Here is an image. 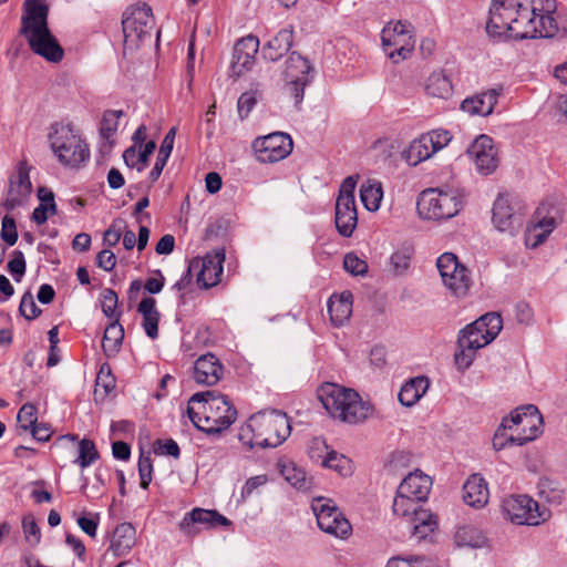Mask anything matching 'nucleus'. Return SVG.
I'll return each instance as SVG.
<instances>
[{
	"label": "nucleus",
	"mask_w": 567,
	"mask_h": 567,
	"mask_svg": "<svg viewBox=\"0 0 567 567\" xmlns=\"http://www.w3.org/2000/svg\"><path fill=\"white\" fill-rule=\"evenodd\" d=\"M313 66L309 60L299 52L292 51L285 62L284 81L285 89L290 94L295 104L299 105L303 100L305 87L309 85L313 79L311 74Z\"/></svg>",
	"instance_id": "f8f14e48"
},
{
	"label": "nucleus",
	"mask_w": 567,
	"mask_h": 567,
	"mask_svg": "<svg viewBox=\"0 0 567 567\" xmlns=\"http://www.w3.org/2000/svg\"><path fill=\"white\" fill-rule=\"evenodd\" d=\"M120 319L113 320L106 328L103 334L102 349L107 358L115 357L120 350L124 339V329L120 324Z\"/></svg>",
	"instance_id": "72a5a7b5"
},
{
	"label": "nucleus",
	"mask_w": 567,
	"mask_h": 567,
	"mask_svg": "<svg viewBox=\"0 0 567 567\" xmlns=\"http://www.w3.org/2000/svg\"><path fill=\"white\" fill-rule=\"evenodd\" d=\"M22 529L24 538L31 545H38L41 540V530L32 514L24 515L22 518Z\"/></svg>",
	"instance_id": "3c124183"
},
{
	"label": "nucleus",
	"mask_w": 567,
	"mask_h": 567,
	"mask_svg": "<svg viewBox=\"0 0 567 567\" xmlns=\"http://www.w3.org/2000/svg\"><path fill=\"white\" fill-rule=\"evenodd\" d=\"M280 473L284 478L298 489H307L309 484L306 473L292 462L279 463Z\"/></svg>",
	"instance_id": "79ce46f5"
},
{
	"label": "nucleus",
	"mask_w": 567,
	"mask_h": 567,
	"mask_svg": "<svg viewBox=\"0 0 567 567\" xmlns=\"http://www.w3.org/2000/svg\"><path fill=\"white\" fill-rule=\"evenodd\" d=\"M156 143L154 141L144 143L143 150L138 153L135 145L130 146L123 153L124 163L128 167H136L137 172H142L146 167L150 156L154 153Z\"/></svg>",
	"instance_id": "e433bc0d"
},
{
	"label": "nucleus",
	"mask_w": 567,
	"mask_h": 567,
	"mask_svg": "<svg viewBox=\"0 0 567 567\" xmlns=\"http://www.w3.org/2000/svg\"><path fill=\"white\" fill-rule=\"evenodd\" d=\"M136 543V530L131 523L118 524L112 535L110 549L115 556L126 555Z\"/></svg>",
	"instance_id": "c85d7f7f"
},
{
	"label": "nucleus",
	"mask_w": 567,
	"mask_h": 567,
	"mask_svg": "<svg viewBox=\"0 0 567 567\" xmlns=\"http://www.w3.org/2000/svg\"><path fill=\"white\" fill-rule=\"evenodd\" d=\"M507 430H509V429L504 427L503 422L496 430L494 437H493V447L495 451H501V450H504L505 447L512 446V445H518V443L516 441V437H517L516 433L513 432L511 434H507V432H506Z\"/></svg>",
	"instance_id": "5fc2aeb1"
},
{
	"label": "nucleus",
	"mask_w": 567,
	"mask_h": 567,
	"mask_svg": "<svg viewBox=\"0 0 567 567\" xmlns=\"http://www.w3.org/2000/svg\"><path fill=\"white\" fill-rule=\"evenodd\" d=\"M467 154L476 172L483 176L491 175L498 167V152L488 135H478L468 146Z\"/></svg>",
	"instance_id": "f3484780"
},
{
	"label": "nucleus",
	"mask_w": 567,
	"mask_h": 567,
	"mask_svg": "<svg viewBox=\"0 0 567 567\" xmlns=\"http://www.w3.org/2000/svg\"><path fill=\"white\" fill-rule=\"evenodd\" d=\"M20 34L27 38L33 53L52 63L62 61L64 50L52 34L42 10L21 19Z\"/></svg>",
	"instance_id": "39448f33"
},
{
	"label": "nucleus",
	"mask_w": 567,
	"mask_h": 567,
	"mask_svg": "<svg viewBox=\"0 0 567 567\" xmlns=\"http://www.w3.org/2000/svg\"><path fill=\"white\" fill-rule=\"evenodd\" d=\"M402 157L411 166H415L419 163L425 161L424 155L421 153V148L417 147L415 140H413L409 147L402 152Z\"/></svg>",
	"instance_id": "774afa93"
},
{
	"label": "nucleus",
	"mask_w": 567,
	"mask_h": 567,
	"mask_svg": "<svg viewBox=\"0 0 567 567\" xmlns=\"http://www.w3.org/2000/svg\"><path fill=\"white\" fill-rule=\"evenodd\" d=\"M189 403L202 404L204 423L207 434H218L228 429L237 417V410L230 400L216 391L197 392L189 399Z\"/></svg>",
	"instance_id": "6e6552de"
},
{
	"label": "nucleus",
	"mask_w": 567,
	"mask_h": 567,
	"mask_svg": "<svg viewBox=\"0 0 567 567\" xmlns=\"http://www.w3.org/2000/svg\"><path fill=\"white\" fill-rule=\"evenodd\" d=\"M99 457L100 454L92 440L84 437L79 441L78 457L74 460L75 464L81 468H85L92 465L96 460H99Z\"/></svg>",
	"instance_id": "37998d69"
},
{
	"label": "nucleus",
	"mask_w": 567,
	"mask_h": 567,
	"mask_svg": "<svg viewBox=\"0 0 567 567\" xmlns=\"http://www.w3.org/2000/svg\"><path fill=\"white\" fill-rule=\"evenodd\" d=\"M258 49L259 39L252 34L244 37L236 42L230 64L233 76L239 78L252 68Z\"/></svg>",
	"instance_id": "4be33fe9"
},
{
	"label": "nucleus",
	"mask_w": 567,
	"mask_h": 567,
	"mask_svg": "<svg viewBox=\"0 0 567 567\" xmlns=\"http://www.w3.org/2000/svg\"><path fill=\"white\" fill-rule=\"evenodd\" d=\"M429 386L430 382L426 377L412 378L401 386L398 400L403 406L411 408L426 393Z\"/></svg>",
	"instance_id": "c756f323"
},
{
	"label": "nucleus",
	"mask_w": 567,
	"mask_h": 567,
	"mask_svg": "<svg viewBox=\"0 0 567 567\" xmlns=\"http://www.w3.org/2000/svg\"><path fill=\"white\" fill-rule=\"evenodd\" d=\"M395 524L398 529L409 533L410 537L415 542H421L430 536L437 526L435 517L426 509L419 508L410 512Z\"/></svg>",
	"instance_id": "aec40b11"
},
{
	"label": "nucleus",
	"mask_w": 567,
	"mask_h": 567,
	"mask_svg": "<svg viewBox=\"0 0 567 567\" xmlns=\"http://www.w3.org/2000/svg\"><path fill=\"white\" fill-rule=\"evenodd\" d=\"M293 44V28L291 25L280 29L269 39L261 49V55L270 62L279 61L289 52Z\"/></svg>",
	"instance_id": "a878e982"
},
{
	"label": "nucleus",
	"mask_w": 567,
	"mask_h": 567,
	"mask_svg": "<svg viewBox=\"0 0 567 567\" xmlns=\"http://www.w3.org/2000/svg\"><path fill=\"white\" fill-rule=\"evenodd\" d=\"M503 87L489 89L473 96L466 97L461 103V110L470 115L488 116L493 113Z\"/></svg>",
	"instance_id": "b1692460"
},
{
	"label": "nucleus",
	"mask_w": 567,
	"mask_h": 567,
	"mask_svg": "<svg viewBox=\"0 0 567 567\" xmlns=\"http://www.w3.org/2000/svg\"><path fill=\"white\" fill-rule=\"evenodd\" d=\"M408 38L415 39L414 28L410 22L399 20L392 27V47H401Z\"/></svg>",
	"instance_id": "de8ad7c7"
},
{
	"label": "nucleus",
	"mask_w": 567,
	"mask_h": 567,
	"mask_svg": "<svg viewBox=\"0 0 567 567\" xmlns=\"http://www.w3.org/2000/svg\"><path fill=\"white\" fill-rule=\"evenodd\" d=\"M0 237L9 246H13L18 240L17 225L13 217L6 215L2 218Z\"/></svg>",
	"instance_id": "bf43d9fd"
},
{
	"label": "nucleus",
	"mask_w": 567,
	"mask_h": 567,
	"mask_svg": "<svg viewBox=\"0 0 567 567\" xmlns=\"http://www.w3.org/2000/svg\"><path fill=\"white\" fill-rule=\"evenodd\" d=\"M326 468L333 470L342 477H349L354 472L353 462L343 454L333 450L327 452L322 458V465Z\"/></svg>",
	"instance_id": "58836bf2"
},
{
	"label": "nucleus",
	"mask_w": 567,
	"mask_h": 567,
	"mask_svg": "<svg viewBox=\"0 0 567 567\" xmlns=\"http://www.w3.org/2000/svg\"><path fill=\"white\" fill-rule=\"evenodd\" d=\"M504 427L516 433L518 446L534 441L542 434L543 416L533 404L519 406L503 419Z\"/></svg>",
	"instance_id": "9b49d317"
},
{
	"label": "nucleus",
	"mask_w": 567,
	"mask_h": 567,
	"mask_svg": "<svg viewBox=\"0 0 567 567\" xmlns=\"http://www.w3.org/2000/svg\"><path fill=\"white\" fill-rule=\"evenodd\" d=\"M101 298L102 312L105 315V317L113 320H116V318L120 319L121 312L116 310L118 305L117 293L111 288H105L101 292Z\"/></svg>",
	"instance_id": "a18cd8bd"
},
{
	"label": "nucleus",
	"mask_w": 567,
	"mask_h": 567,
	"mask_svg": "<svg viewBox=\"0 0 567 567\" xmlns=\"http://www.w3.org/2000/svg\"><path fill=\"white\" fill-rule=\"evenodd\" d=\"M291 426L286 413L271 410L251 415L238 430V440L245 449H275L290 435Z\"/></svg>",
	"instance_id": "f03ea898"
},
{
	"label": "nucleus",
	"mask_w": 567,
	"mask_h": 567,
	"mask_svg": "<svg viewBox=\"0 0 567 567\" xmlns=\"http://www.w3.org/2000/svg\"><path fill=\"white\" fill-rule=\"evenodd\" d=\"M252 148L261 163H276L290 155L293 142L289 134L274 132L266 136L255 138Z\"/></svg>",
	"instance_id": "dca6fc26"
},
{
	"label": "nucleus",
	"mask_w": 567,
	"mask_h": 567,
	"mask_svg": "<svg viewBox=\"0 0 567 567\" xmlns=\"http://www.w3.org/2000/svg\"><path fill=\"white\" fill-rule=\"evenodd\" d=\"M153 464L150 456L143 454L138 458V473L141 478V487L147 489L152 482Z\"/></svg>",
	"instance_id": "680f3d73"
},
{
	"label": "nucleus",
	"mask_w": 567,
	"mask_h": 567,
	"mask_svg": "<svg viewBox=\"0 0 567 567\" xmlns=\"http://www.w3.org/2000/svg\"><path fill=\"white\" fill-rule=\"evenodd\" d=\"M415 43L416 39L408 38L401 47H392V64L410 59L414 52Z\"/></svg>",
	"instance_id": "052dcab7"
},
{
	"label": "nucleus",
	"mask_w": 567,
	"mask_h": 567,
	"mask_svg": "<svg viewBox=\"0 0 567 567\" xmlns=\"http://www.w3.org/2000/svg\"><path fill=\"white\" fill-rule=\"evenodd\" d=\"M198 525H203L205 528L209 529L218 525L228 527L231 525V522L217 511L195 507L189 513L185 514L178 527L184 535L194 537L200 532Z\"/></svg>",
	"instance_id": "a211bd4d"
},
{
	"label": "nucleus",
	"mask_w": 567,
	"mask_h": 567,
	"mask_svg": "<svg viewBox=\"0 0 567 567\" xmlns=\"http://www.w3.org/2000/svg\"><path fill=\"white\" fill-rule=\"evenodd\" d=\"M452 83L443 71L432 72L425 82V92L439 99H447L452 95Z\"/></svg>",
	"instance_id": "c9c22d12"
},
{
	"label": "nucleus",
	"mask_w": 567,
	"mask_h": 567,
	"mask_svg": "<svg viewBox=\"0 0 567 567\" xmlns=\"http://www.w3.org/2000/svg\"><path fill=\"white\" fill-rule=\"evenodd\" d=\"M32 193V184L29 169L24 163H20L18 172L9 179L8 196L3 202L6 210L11 212L24 205Z\"/></svg>",
	"instance_id": "412c9836"
},
{
	"label": "nucleus",
	"mask_w": 567,
	"mask_h": 567,
	"mask_svg": "<svg viewBox=\"0 0 567 567\" xmlns=\"http://www.w3.org/2000/svg\"><path fill=\"white\" fill-rule=\"evenodd\" d=\"M436 267L443 285L457 298L465 297L472 285L468 269L458 262L452 252L442 254L436 260Z\"/></svg>",
	"instance_id": "4468645a"
},
{
	"label": "nucleus",
	"mask_w": 567,
	"mask_h": 567,
	"mask_svg": "<svg viewBox=\"0 0 567 567\" xmlns=\"http://www.w3.org/2000/svg\"><path fill=\"white\" fill-rule=\"evenodd\" d=\"M175 136L176 127H171L169 131L166 133L164 140L162 141L155 165L150 172L148 178L151 183H155L159 178L173 151Z\"/></svg>",
	"instance_id": "f704fd0d"
},
{
	"label": "nucleus",
	"mask_w": 567,
	"mask_h": 567,
	"mask_svg": "<svg viewBox=\"0 0 567 567\" xmlns=\"http://www.w3.org/2000/svg\"><path fill=\"white\" fill-rule=\"evenodd\" d=\"M223 373L221 362L210 352L200 355L195 361L193 377L199 384L214 385L221 379Z\"/></svg>",
	"instance_id": "393cba45"
},
{
	"label": "nucleus",
	"mask_w": 567,
	"mask_h": 567,
	"mask_svg": "<svg viewBox=\"0 0 567 567\" xmlns=\"http://www.w3.org/2000/svg\"><path fill=\"white\" fill-rule=\"evenodd\" d=\"M360 196L364 207L368 210H377L383 196L381 184L371 183V181H368L367 184L361 186Z\"/></svg>",
	"instance_id": "a19ab883"
},
{
	"label": "nucleus",
	"mask_w": 567,
	"mask_h": 567,
	"mask_svg": "<svg viewBox=\"0 0 567 567\" xmlns=\"http://www.w3.org/2000/svg\"><path fill=\"white\" fill-rule=\"evenodd\" d=\"M556 228V220L551 216H543L535 224L527 227L525 234V244L528 248L535 249L545 243L547 237Z\"/></svg>",
	"instance_id": "473e14b6"
},
{
	"label": "nucleus",
	"mask_w": 567,
	"mask_h": 567,
	"mask_svg": "<svg viewBox=\"0 0 567 567\" xmlns=\"http://www.w3.org/2000/svg\"><path fill=\"white\" fill-rule=\"evenodd\" d=\"M154 450L155 453L169 455L174 458H178L181 455L179 446L173 439L156 440Z\"/></svg>",
	"instance_id": "0e129e2a"
},
{
	"label": "nucleus",
	"mask_w": 567,
	"mask_h": 567,
	"mask_svg": "<svg viewBox=\"0 0 567 567\" xmlns=\"http://www.w3.org/2000/svg\"><path fill=\"white\" fill-rule=\"evenodd\" d=\"M424 141L429 142L431 152H434V154L443 150L452 141V134L443 128L424 133Z\"/></svg>",
	"instance_id": "49530a36"
},
{
	"label": "nucleus",
	"mask_w": 567,
	"mask_h": 567,
	"mask_svg": "<svg viewBox=\"0 0 567 567\" xmlns=\"http://www.w3.org/2000/svg\"><path fill=\"white\" fill-rule=\"evenodd\" d=\"M224 251L207 254L204 258L190 260V269L196 271V282L202 288L208 289L220 281L223 275Z\"/></svg>",
	"instance_id": "6ab92c4d"
},
{
	"label": "nucleus",
	"mask_w": 567,
	"mask_h": 567,
	"mask_svg": "<svg viewBox=\"0 0 567 567\" xmlns=\"http://www.w3.org/2000/svg\"><path fill=\"white\" fill-rule=\"evenodd\" d=\"M538 495L550 504H559L563 499L564 489L557 480L542 477L537 483Z\"/></svg>",
	"instance_id": "ea45409f"
},
{
	"label": "nucleus",
	"mask_w": 567,
	"mask_h": 567,
	"mask_svg": "<svg viewBox=\"0 0 567 567\" xmlns=\"http://www.w3.org/2000/svg\"><path fill=\"white\" fill-rule=\"evenodd\" d=\"M328 449L329 447L323 440L313 439L308 451L309 457L312 461L318 462L322 465V458L324 457L327 452H329Z\"/></svg>",
	"instance_id": "338daca9"
},
{
	"label": "nucleus",
	"mask_w": 567,
	"mask_h": 567,
	"mask_svg": "<svg viewBox=\"0 0 567 567\" xmlns=\"http://www.w3.org/2000/svg\"><path fill=\"white\" fill-rule=\"evenodd\" d=\"M49 141L52 152L63 165L78 167L90 158L87 144L71 124H52Z\"/></svg>",
	"instance_id": "0eeeda50"
},
{
	"label": "nucleus",
	"mask_w": 567,
	"mask_h": 567,
	"mask_svg": "<svg viewBox=\"0 0 567 567\" xmlns=\"http://www.w3.org/2000/svg\"><path fill=\"white\" fill-rule=\"evenodd\" d=\"M358 175L355 176H348L341 184L340 186V189H339V196H338V200H352V202H355V198H354V189H355V186H357V181H358Z\"/></svg>",
	"instance_id": "69168bd1"
},
{
	"label": "nucleus",
	"mask_w": 567,
	"mask_h": 567,
	"mask_svg": "<svg viewBox=\"0 0 567 567\" xmlns=\"http://www.w3.org/2000/svg\"><path fill=\"white\" fill-rule=\"evenodd\" d=\"M343 268L352 276H364L368 272L367 261L359 258V256L353 251L344 255Z\"/></svg>",
	"instance_id": "09e8293b"
},
{
	"label": "nucleus",
	"mask_w": 567,
	"mask_h": 567,
	"mask_svg": "<svg viewBox=\"0 0 567 567\" xmlns=\"http://www.w3.org/2000/svg\"><path fill=\"white\" fill-rule=\"evenodd\" d=\"M17 420L23 431L30 430L37 423V408L32 403H24L18 412Z\"/></svg>",
	"instance_id": "6e6d98bb"
},
{
	"label": "nucleus",
	"mask_w": 567,
	"mask_h": 567,
	"mask_svg": "<svg viewBox=\"0 0 567 567\" xmlns=\"http://www.w3.org/2000/svg\"><path fill=\"white\" fill-rule=\"evenodd\" d=\"M432 488V478L420 470L410 472L400 483L392 502V511L398 516H406L410 512L422 508Z\"/></svg>",
	"instance_id": "1a4fd4ad"
},
{
	"label": "nucleus",
	"mask_w": 567,
	"mask_h": 567,
	"mask_svg": "<svg viewBox=\"0 0 567 567\" xmlns=\"http://www.w3.org/2000/svg\"><path fill=\"white\" fill-rule=\"evenodd\" d=\"M257 103L256 93L252 91L244 92L237 102L238 115L241 120L246 118Z\"/></svg>",
	"instance_id": "e2e57ef3"
},
{
	"label": "nucleus",
	"mask_w": 567,
	"mask_h": 567,
	"mask_svg": "<svg viewBox=\"0 0 567 567\" xmlns=\"http://www.w3.org/2000/svg\"><path fill=\"white\" fill-rule=\"evenodd\" d=\"M95 382L96 386L102 388L105 394H110L115 389L116 380L107 363L101 365Z\"/></svg>",
	"instance_id": "4d7b16f0"
},
{
	"label": "nucleus",
	"mask_w": 567,
	"mask_h": 567,
	"mask_svg": "<svg viewBox=\"0 0 567 567\" xmlns=\"http://www.w3.org/2000/svg\"><path fill=\"white\" fill-rule=\"evenodd\" d=\"M556 0H492L487 34L495 40L553 38L558 22Z\"/></svg>",
	"instance_id": "f257e3e1"
},
{
	"label": "nucleus",
	"mask_w": 567,
	"mask_h": 567,
	"mask_svg": "<svg viewBox=\"0 0 567 567\" xmlns=\"http://www.w3.org/2000/svg\"><path fill=\"white\" fill-rule=\"evenodd\" d=\"M155 21L152 8L146 3L128 7L123 13L122 30L124 51H133L145 41H151Z\"/></svg>",
	"instance_id": "9d476101"
},
{
	"label": "nucleus",
	"mask_w": 567,
	"mask_h": 567,
	"mask_svg": "<svg viewBox=\"0 0 567 567\" xmlns=\"http://www.w3.org/2000/svg\"><path fill=\"white\" fill-rule=\"evenodd\" d=\"M7 268L14 280L19 282L25 274L27 268L23 252L20 250L12 251V258L9 260Z\"/></svg>",
	"instance_id": "13d9d810"
},
{
	"label": "nucleus",
	"mask_w": 567,
	"mask_h": 567,
	"mask_svg": "<svg viewBox=\"0 0 567 567\" xmlns=\"http://www.w3.org/2000/svg\"><path fill=\"white\" fill-rule=\"evenodd\" d=\"M319 399L332 417L349 424L362 422L372 413L371 405L363 402L354 390L332 383L321 388Z\"/></svg>",
	"instance_id": "20e7f679"
},
{
	"label": "nucleus",
	"mask_w": 567,
	"mask_h": 567,
	"mask_svg": "<svg viewBox=\"0 0 567 567\" xmlns=\"http://www.w3.org/2000/svg\"><path fill=\"white\" fill-rule=\"evenodd\" d=\"M492 220L499 231L514 235L523 225L519 213L509 204L507 197L499 195L493 205Z\"/></svg>",
	"instance_id": "5701e85b"
},
{
	"label": "nucleus",
	"mask_w": 567,
	"mask_h": 567,
	"mask_svg": "<svg viewBox=\"0 0 567 567\" xmlns=\"http://www.w3.org/2000/svg\"><path fill=\"white\" fill-rule=\"evenodd\" d=\"M502 328L501 315L488 312L462 329L457 338L458 351L454 354L457 369L462 371L468 369L476 351L489 344L498 336Z\"/></svg>",
	"instance_id": "7ed1b4c3"
},
{
	"label": "nucleus",
	"mask_w": 567,
	"mask_h": 567,
	"mask_svg": "<svg viewBox=\"0 0 567 567\" xmlns=\"http://www.w3.org/2000/svg\"><path fill=\"white\" fill-rule=\"evenodd\" d=\"M19 312L27 320H33L41 315L42 311L37 306L34 298L30 291L23 293L19 306Z\"/></svg>",
	"instance_id": "603ef678"
},
{
	"label": "nucleus",
	"mask_w": 567,
	"mask_h": 567,
	"mask_svg": "<svg viewBox=\"0 0 567 567\" xmlns=\"http://www.w3.org/2000/svg\"><path fill=\"white\" fill-rule=\"evenodd\" d=\"M414 247L409 241H403L392 252V275H404L411 266Z\"/></svg>",
	"instance_id": "4c0bfd02"
},
{
	"label": "nucleus",
	"mask_w": 567,
	"mask_h": 567,
	"mask_svg": "<svg viewBox=\"0 0 567 567\" xmlns=\"http://www.w3.org/2000/svg\"><path fill=\"white\" fill-rule=\"evenodd\" d=\"M464 198V190L457 187L427 188L420 194L416 208L422 218L449 219L460 213Z\"/></svg>",
	"instance_id": "423d86ee"
},
{
	"label": "nucleus",
	"mask_w": 567,
	"mask_h": 567,
	"mask_svg": "<svg viewBox=\"0 0 567 567\" xmlns=\"http://www.w3.org/2000/svg\"><path fill=\"white\" fill-rule=\"evenodd\" d=\"M311 508L316 515L318 527L322 532L341 539L351 535V524L331 499L316 498L312 501Z\"/></svg>",
	"instance_id": "ddd939ff"
},
{
	"label": "nucleus",
	"mask_w": 567,
	"mask_h": 567,
	"mask_svg": "<svg viewBox=\"0 0 567 567\" xmlns=\"http://www.w3.org/2000/svg\"><path fill=\"white\" fill-rule=\"evenodd\" d=\"M327 306L331 322L336 327H341L352 313V295L344 291L340 296H332Z\"/></svg>",
	"instance_id": "2f4dec72"
},
{
	"label": "nucleus",
	"mask_w": 567,
	"mask_h": 567,
	"mask_svg": "<svg viewBox=\"0 0 567 567\" xmlns=\"http://www.w3.org/2000/svg\"><path fill=\"white\" fill-rule=\"evenodd\" d=\"M334 223L338 233L343 237H351L358 225V212L355 202L338 200L336 202Z\"/></svg>",
	"instance_id": "bb28decb"
},
{
	"label": "nucleus",
	"mask_w": 567,
	"mask_h": 567,
	"mask_svg": "<svg viewBox=\"0 0 567 567\" xmlns=\"http://www.w3.org/2000/svg\"><path fill=\"white\" fill-rule=\"evenodd\" d=\"M126 228V223L122 218H116L113 220L111 226L105 230L103 236L104 245L109 247H114L118 244L123 229Z\"/></svg>",
	"instance_id": "864d4df0"
},
{
	"label": "nucleus",
	"mask_w": 567,
	"mask_h": 567,
	"mask_svg": "<svg viewBox=\"0 0 567 567\" xmlns=\"http://www.w3.org/2000/svg\"><path fill=\"white\" fill-rule=\"evenodd\" d=\"M137 312L142 315V327L148 338L155 340L158 337V322L161 313L156 308V300L145 297L137 306Z\"/></svg>",
	"instance_id": "7c9ffc66"
},
{
	"label": "nucleus",
	"mask_w": 567,
	"mask_h": 567,
	"mask_svg": "<svg viewBox=\"0 0 567 567\" xmlns=\"http://www.w3.org/2000/svg\"><path fill=\"white\" fill-rule=\"evenodd\" d=\"M463 499L472 507H483L487 503V484L480 474L471 475L464 483Z\"/></svg>",
	"instance_id": "cd10ccee"
},
{
	"label": "nucleus",
	"mask_w": 567,
	"mask_h": 567,
	"mask_svg": "<svg viewBox=\"0 0 567 567\" xmlns=\"http://www.w3.org/2000/svg\"><path fill=\"white\" fill-rule=\"evenodd\" d=\"M504 515L516 525L536 526L545 520L537 502L527 495H511L503 499Z\"/></svg>",
	"instance_id": "2eb2a0df"
},
{
	"label": "nucleus",
	"mask_w": 567,
	"mask_h": 567,
	"mask_svg": "<svg viewBox=\"0 0 567 567\" xmlns=\"http://www.w3.org/2000/svg\"><path fill=\"white\" fill-rule=\"evenodd\" d=\"M455 542L458 546L478 548L485 543L482 533L473 526H462L455 533Z\"/></svg>",
	"instance_id": "c03bdc74"
},
{
	"label": "nucleus",
	"mask_w": 567,
	"mask_h": 567,
	"mask_svg": "<svg viewBox=\"0 0 567 567\" xmlns=\"http://www.w3.org/2000/svg\"><path fill=\"white\" fill-rule=\"evenodd\" d=\"M123 115V111H114V110H107L103 114V118L101 122V134L102 136L109 138L112 136L116 131L118 126V118Z\"/></svg>",
	"instance_id": "8fccbe9b"
}]
</instances>
